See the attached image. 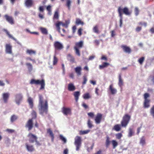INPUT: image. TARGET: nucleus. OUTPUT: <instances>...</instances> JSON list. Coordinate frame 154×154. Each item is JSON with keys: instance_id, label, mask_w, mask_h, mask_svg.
Returning <instances> with one entry per match:
<instances>
[{"instance_id": "1", "label": "nucleus", "mask_w": 154, "mask_h": 154, "mask_svg": "<svg viewBox=\"0 0 154 154\" xmlns=\"http://www.w3.org/2000/svg\"><path fill=\"white\" fill-rule=\"evenodd\" d=\"M38 108L39 113L42 116L44 114H47L48 111V101L45 100L43 101V98L41 95H39V103Z\"/></svg>"}, {"instance_id": "2", "label": "nucleus", "mask_w": 154, "mask_h": 154, "mask_svg": "<svg viewBox=\"0 0 154 154\" xmlns=\"http://www.w3.org/2000/svg\"><path fill=\"white\" fill-rule=\"evenodd\" d=\"M31 84H35L41 85V87L40 90H42L45 88V81L44 79H42L41 80H35L34 79H32L31 80L30 82Z\"/></svg>"}, {"instance_id": "3", "label": "nucleus", "mask_w": 154, "mask_h": 154, "mask_svg": "<svg viewBox=\"0 0 154 154\" xmlns=\"http://www.w3.org/2000/svg\"><path fill=\"white\" fill-rule=\"evenodd\" d=\"M131 116L128 114H125L123 118V119L121 122V126L124 127H126L129 123L130 120Z\"/></svg>"}, {"instance_id": "4", "label": "nucleus", "mask_w": 154, "mask_h": 154, "mask_svg": "<svg viewBox=\"0 0 154 154\" xmlns=\"http://www.w3.org/2000/svg\"><path fill=\"white\" fill-rule=\"evenodd\" d=\"M74 144L76 146V150L78 151L81 146L82 140L81 137L79 136H77L75 139Z\"/></svg>"}, {"instance_id": "5", "label": "nucleus", "mask_w": 154, "mask_h": 154, "mask_svg": "<svg viewBox=\"0 0 154 154\" xmlns=\"http://www.w3.org/2000/svg\"><path fill=\"white\" fill-rule=\"evenodd\" d=\"M5 52L6 54L13 55L12 46L10 43L6 44L5 46Z\"/></svg>"}, {"instance_id": "6", "label": "nucleus", "mask_w": 154, "mask_h": 154, "mask_svg": "<svg viewBox=\"0 0 154 154\" xmlns=\"http://www.w3.org/2000/svg\"><path fill=\"white\" fill-rule=\"evenodd\" d=\"M23 98L22 94L21 93L17 94L15 95V101L16 103L19 105L21 102Z\"/></svg>"}, {"instance_id": "7", "label": "nucleus", "mask_w": 154, "mask_h": 154, "mask_svg": "<svg viewBox=\"0 0 154 154\" xmlns=\"http://www.w3.org/2000/svg\"><path fill=\"white\" fill-rule=\"evenodd\" d=\"M54 46L55 50H60L63 48L62 44L57 41H55L54 42Z\"/></svg>"}, {"instance_id": "8", "label": "nucleus", "mask_w": 154, "mask_h": 154, "mask_svg": "<svg viewBox=\"0 0 154 154\" xmlns=\"http://www.w3.org/2000/svg\"><path fill=\"white\" fill-rule=\"evenodd\" d=\"M55 25L57 28V30L59 33L60 32V26L61 25L63 27H65L66 28L68 27V26H67L66 24V25L65 23H63L61 21H57L55 24Z\"/></svg>"}, {"instance_id": "9", "label": "nucleus", "mask_w": 154, "mask_h": 154, "mask_svg": "<svg viewBox=\"0 0 154 154\" xmlns=\"http://www.w3.org/2000/svg\"><path fill=\"white\" fill-rule=\"evenodd\" d=\"M28 136L29 138V141L31 143H33L37 139V137L32 133H29Z\"/></svg>"}, {"instance_id": "10", "label": "nucleus", "mask_w": 154, "mask_h": 154, "mask_svg": "<svg viewBox=\"0 0 154 154\" xmlns=\"http://www.w3.org/2000/svg\"><path fill=\"white\" fill-rule=\"evenodd\" d=\"M2 96L4 103H7L10 96L9 93L8 92L3 93L2 94Z\"/></svg>"}, {"instance_id": "11", "label": "nucleus", "mask_w": 154, "mask_h": 154, "mask_svg": "<svg viewBox=\"0 0 154 154\" xmlns=\"http://www.w3.org/2000/svg\"><path fill=\"white\" fill-rule=\"evenodd\" d=\"M25 147L27 150L29 152H32L35 150L34 146L32 145L27 143L25 144Z\"/></svg>"}, {"instance_id": "12", "label": "nucleus", "mask_w": 154, "mask_h": 154, "mask_svg": "<svg viewBox=\"0 0 154 154\" xmlns=\"http://www.w3.org/2000/svg\"><path fill=\"white\" fill-rule=\"evenodd\" d=\"M102 115L100 113H98L95 119V121L96 123L97 124H99L101 121Z\"/></svg>"}, {"instance_id": "13", "label": "nucleus", "mask_w": 154, "mask_h": 154, "mask_svg": "<svg viewBox=\"0 0 154 154\" xmlns=\"http://www.w3.org/2000/svg\"><path fill=\"white\" fill-rule=\"evenodd\" d=\"M33 125L32 123V119H30L27 122V124L25 125L26 128H28V130H31L33 127Z\"/></svg>"}, {"instance_id": "14", "label": "nucleus", "mask_w": 154, "mask_h": 154, "mask_svg": "<svg viewBox=\"0 0 154 154\" xmlns=\"http://www.w3.org/2000/svg\"><path fill=\"white\" fill-rule=\"evenodd\" d=\"M62 112L66 116L71 113V109L68 108L63 107L62 109Z\"/></svg>"}, {"instance_id": "15", "label": "nucleus", "mask_w": 154, "mask_h": 154, "mask_svg": "<svg viewBox=\"0 0 154 154\" xmlns=\"http://www.w3.org/2000/svg\"><path fill=\"white\" fill-rule=\"evenodd\" d=\"M6 20L10 23L11 24H13L14 23L13 19L12 17L6 14L4 16Z\"/></svg>"}, {"instance_id": "16", "label": "nucleus", "mask_w": 154, "mask_h": 154, "mask_svg": "<svg viewBox=\"0 0 154 154\" xmlns=\"http://www.w3.org/2000/svg\"><path fill=\"white\" fill-rule=\"evenodd\" d=\"M109 90L112 94H115L117 93V90L113 87V85L111 84L110 85Z\"/></svg>"}, {"instance_id": "17", "label": "nucleus", "mask_w": 154, "mask_h": 154, "mask_svg": "<svg viewBox=\"0 0 154 154\" xmlns=\"http://www.w3.org/2000/svg\"><path fill=\"white\" fill-rule=\"evenodd\" d=\"M76 88L75 86L72 83H70L68 85V89L69 91H73Z\"/></svg>"}, {"instance_id": "18", "label": "nucleus", "mask_w": 154, "mask_h": 154, "mask_svg": "<svg viewBox=\"0 0 154 154\" xmlns=\"http://www.w3.org/2000/svg\"><path fill=\"white\" fill-rule=\"evenodd\" d=\"M33 4L32 0H25V5L27 7H30L32 6Z\"/></svg>"}, {"instance_id": "19", "label": "nucleus", "mask_w": 154, "mask_h": 154, "mask_svg": "<svg viewBox=\"0 0 154 154\" xmlns=\"http://www.w3.org/2000/svg\"><path fill=\"white\" fill-rule=\"evenodd\" d=\"M82 69L81 66L76 67L75 69V70L77 75L79 76L81 75V71Z\"/></svg>"}, {"instance_id": "20", "label": "nucleus", "mask_w": 154, "mask_h": 154, "mask_svg": "<svg viewBox=\"0 0 154 154\" xmlns=\"http://www.w3.org/2000/svg\"><path fill=\"white\" fill-rule=\"evenodd\" d=\"M28 102L29 103L30 108H32L33 107V103L32 99L31 97H28Z\"/></svg>"}, {"instance_id": "21", "label": "nucleus", "mask_w": 154, "mask_h": 154, "mask_svg": "<svg viewBox=\"0 0 154 154\" xmlns=\"http://www.w3.org/2000/svg\"><path fill=\"white\" fill-rule=\"evenodd\" d=\"M83 42L82 41H80L79 42L75 43V46L74 47H76L78 48H82L83 45Z\"/></svg>"}, {"instance_id": "22", "label": "nucleus", "mask_w": 154, "mask_h": 154, "mask_svg": "<svg viewBox=\"0 0 154 154\" xmlns=\"http://www.w3.org/2000/svg\"><path fill=\"white\" fill-rule=\"evenodd\" d=\"M122 11L126 15H130L131 14V12L129 11V9L127 7H125L123 9H122Z\"/></svg>"}, {"instance_id": "23", "label": "nucleus", "mask_w": 154, "mask_h": 154, "mask_svg": "<svg viewBox=\"0 0 154 154\" xmlns=\"http://www.w3.org/2000/svg\"><path fill=\"white\" fill-rule=\"evenodd\" d=\"M47 133L49 134L50 136L51 137V138L52 141H53L54 140V136L52 131L49 128L47 129Z\"/></svg>"}, {"instance_id": "24", "label": "nucleus", "mask_w": 154, "mask_h": 154, "mask_svg": "<svg viewBox=\"0 0 154 154\" xmlns=\"http://www.w3.org/2000/svg\"><path fill=\"white\" fill-rule=\"evenodd\" d=\"M122 48L125 52L128 53L131 52V50L130 48L129 47L125 46H122Z\"/></svg>"}, {"instance_id": "25", "label": "nucleus", "mask_w": 154, "mask_h": 154, "mask_svg": "<svg viewBox=\"0 0 154 154\" xmlns=\"http://www.w3.org/2000/svg\"><path fill=\"white\" fill-rule=\"evenodd\" d=\"M59 15L58 11V10H57L54 13L53 17V20H58L59 18Z\"/></svg>"}, {"instance_id": "26", "label": "nucleus", "mask_w": 154, "mask_h": 154, "mask_svg": "<svg viewBox=\"0 0 154 154\" xmlns=\"http://www.w3.org/2000/svg\"><path fill=\"white\" fill-rule=\"evenodd\" d=\"M80 95V92L75 91L74 92V96L75 97V101L77 102L79 100V97Z\"/></svg>"}, {"instance_id": "27", "label": "nucleus", "mask_w": 154, "mask_h": 154, "mask_svg": "<svg viewBox=\"0 0 154 154\" xmlns=\"http://www.w3.org/2000/svg\"><path fill=\"white\" fill-rule=\"evenodd\" d=\"M113 129L117 131H119L121 129V125H120L117 124L115 125L113 128Z\"/></svg>"}, {"instance_id": "28", "label": "nucleus", "mask_w": 154, "mask_h": 154, "mask_svg": "<svg viewBox=\"0 0 154 154\" xmlns=\"http://www.w3.org/2000/svg\"><path fill=\"white\" fill-rule=\"evenodd\" d=\"M4 31L6 32L7 34L8 35L9 38H11L14 40L15 41L17 42V43H18L17 40L14 37L11 35L9 32L6 29H4Z\"/></svg>"}, {"instance_id": "29", "label": "nucleus", "mask_w": 154, "mask_h": 154, "mask_svg": "<svg viewBox=\"0 0 154 154\" xmlns=\"http://www.w3.org/2000/svg\"><path fill=\"white\" fill-rule=\"evenodd\" d=\"M26 65L27 66L29 72H31L33 69V66L30 63H26Z\"/></svg>"}, {"instance_id": "30", "label": "nucleus", "mask_w": 154, "mask_h": 154, "mask_svg": "<svg viewBox=\"0 0 154 154\" xmlns=\"http://www.w3.org/2000/svg\"><path fill=\"white\" fill-rule=\"evenodd\" d=\"M119 82L118 85L120 87L122 86L123 85V80L121 78V75L120 74H119Z\"/></svg>"}, {"instance_id": "31", "label": "nucleus", "mask_w": 154, "mask_h": 154, "mask_svg": "<svg viewBox=\"0 0 154 154\" xmlns=\"http://www.w3.org/2000/svg\"><path fill=\"white\" fill-rule=\"evenodd\" d=\"M134 134V131H133L132 128H130L129 129V132L128 135V137H132Z\"/></svg>"}, {"instance_id": "32", "label": "nucleus", "mask_w": 154, "mask_h": 154, "mask_svg": "<svg viewBox=\"0 0 154 154\" xmlns=\"http://www.w3.org/2000/svg\"><path fill=\"white\" fill-rule=\"evenodd\" d=\"M118 12L119 14V17H120V19L122 20V9L120 7L118 8Z\"/></svg>"}, {"instance_id": "33", "label": "nucleus", "mask_w": 154, "mask_h": 154, "mask_svg": "<svg viewBox=\"0 0 154 154\" xmlns=\"http://www.w3.org/2000/svg\"><path fill=\"white\" fill-rule=\"evenodd\" d=\"M40 29L43 34L46 35L48 34V31L46 28L41 27L40 28Z\"/></svg>"}, {"instance_id": "34", "label": "nucleus", "mask_w": 154, "mask_h": 154, "mask_svg": "<svg viewBox=\"0 0 154 154\" xmlns=\"http://www.w3.org/2000/svg\"><path fill=\"white\" fill-rule=\"evenodd\" d=\"M149 100H144V108H148L149 106Z\"/></svg>"}, {"instance_id": "35", "label": "nucleus", "mask_w": 154, "mask_h": 154, "mask_svg": "<svg viewBox=\"0 0 154 154\" xmlns=\"http://www.w3.org/2000/svg\"><path fill=\"white\" fill-rule=\"evenodd\" d=\"M109 64V63L106 62H104L103 64L99 66V69H102L105 67H106Z\"/></svg>"}, {"instance_id": "36", "label": "nucleus", "mask_w": 154, "mask_h": 154, "mask_svg": "<svg viewBox=\"0 0 154 154\" xmlns=\"http://www.w3.org/2000/svg\"><path fill=\"white\" fill-rule=\"evenodd\" d=\"M26 53L29 54V55L32 54H35L36 53L35 51L31 50V49H27L26 51Z\"/></svg>"}, {"instance_id": "37", "label": "nucleus", "mask_w": 154, "mask_h": 154, "mask_svg": "<svg viewBox=\"0 0 154 154\" xmlns=\"http://www.w3.org/2000/svg\"><path fill=\"white\" fill-rule=\"evenodd\" d=\"M140 144L142 146H143L145 143V140L144 137H142L140 139Z\"/></svg>"}, {"instance_id": "38", "label": "nucleus", "mask_w": 154, "mask_h": 154, "mask_svg": "<svg viewBox=\"0 0 154 154\" xmlns=\"http://www.w3.org/2000/svg\"><path fill=\"white\" fill-rule=\"evenodd\" d=\"M83 97L85 99H88L91 98L90 95L89 93H87L84 94Z\"/></svg>"}, {"instance_id": "39", "label": "nucleus", "mask_w": 154, "mask_h": 154, "mask_svg": "<svg viewBox=\"0 0 154 154\" xmlns=\"http://www.w3.org/2000/svg\"><path fill=\"white\" fill-rule=\"evenodd\" d=\"M90 131L89 130H87L85 131H79V134L81 135L86 134H88Z\"/></svg>"}, {"instance_id": "40", "label": "nucleus", "mask_w": 154, "mask_h": 154, "mask_svg": "<svg viewBox=\"0 0 154 154\" xmlns=\"http://www.w3.org/2000/svg\"><path fill=\"white\" fill-rule=\"evenodd\" d=\"M17 119V116L15 115H12L11 118V121L13 122Z\"/></svg>"}, {"instance_id": "41", "label": "nucleus", "mask_w": 154, "mask_h": 154, "mask_svg": "<svg viewBox=\"0 0 154 154\" xmlns=\"http://www.w3.org/2000/svg\"><path fill=\"white\" fill-rule=\"evenodd\" d=\"M110 143L109 138L108 137H106V145L107 147H108Z\"/></svg>"}, {"instance_id": "42", "label": "nucleus", "mask_w": 154, "mask_h": 154, "mask_svg": "<svg viewBox=\"0 0 154 154\" xmlns=\"http://www.w3.org/2000/svg\"><path fill=\"white\" fill-rule=\"evenodd\" d=\"M60 138L61 140L63 141L64 143H66L67 141L66 139L62 135L60 134Z\"/></svg>"}, {"instance_id": "43", "label": "nucleus", "mask_w": 154, "mask_h": 154, "mask_svg": "<svg viewBox=\"0 0 154 154\" xmlns=\"http://www.w3.org/2000/svg\"><path fill=\"white\" fill-rule=\"evenodd\" d=\"M87 125L88 127L90 128H91L93 126V125L92 123V122L89 119H88V121Z\"/></svg>"}, {"instance_id": "44", "label": "nucleus", "mask_w": 154, "mask_h": 154, "mask_svg": "<svg viewBox=\"0 0 154 154\" xmlns=\"http://www.w3.org/2000/svg\"><path fill=\"white\" fill-rule=\"evenodd\" d=\"M113 148H115L118 145V143L115 140H113L112 141Z\"/></svg>"}, {"instance_id": "45", "label": "nucleus", "mask_w": 154, "mask_h": 154, "mask_svg": "<svg viewBox=\"0 0 154 154\" xmlns=\"http://www.w3.org/2000/svg\"><path fill=\"white\" fill-rule=\"evenodd\" d=\"M74 48L75 50L76 54L78 56H80V54L79 48H77L76 47H74Z\"/></svg>"}, {"instance_id": "46", "label": "nucleus", "mask_w": 154, "mask_h": 154, "mask_svg": "<svg viewBox=\"0 0 154 154\" xmlns=\"http://www.w3.org/2000/svg\"><path fill=\"white\" fill-rule=\"evenodd\" d=\"M145 60V57H142L138 60V62L140 64H142Z\"/></svg>"}, {"instance_id": "47", "label": "nucleus", "mask_w": 154, "mask_h": 154, "mask_svg": "<svg viewBox=\"0 0 154 154\" xmlns=\"http://www.w3.org/2000/svg\"><path fill=\"white\" fill-rule=\"evenodd\" d=\"M32 119L35 118L37 117V114L36 112L34 110H32L31 113Z\"/></svg>"}, {"instance_id": "48", "label": "nucleus", "mask_w": 154, "mask_h": 154, "mask_svg": "<svg viewBox=\"0 0 154 154\" xmlns=\"http://www.w3.org/2000/svg\"><path fill=\"white\" fill-rule=\"evenodd\" d=\"M150 113L153 117L154 118V105L151 109Z\"/></svg>"}, {"instance_id": "49", "label": "nucleus", "mask_w": 154, "mask_h": 154, "mask_svg": "<svg viewBox=\"0 0 154 154\" xmlns=\"http://www.w3.org/2000/svg\"><path fill=\"white\" fill-rule=\"evenodd\" d=\"M68 59L72 62H73L74 61V58L70 54L68 55Z\"/></svg>"}, {"instance_id": "50", "label": "nucleus", "mask_w": 154, "mask_h": 154, "mask_svg": "<svg viewBox=\"0 0 154 154\" xmlns=\"http://www.w3.org/2000/svg\"><path fill=\"white\" fill-rule=\"evenodd\" d=\"M71 1L70 0H67L66 1V5L68 7L69 9H70L71 4Z\"/></svg>"}, {"instance_id": "51", "label": "nucleus", "mask_w": 154, "mask_h": 154, "mask_svg": "<svg viewBox=\"0 0 154 154\" xmlns=\"http://www.w3.org/2000/svg\"><path fill=\"white\" fill-rule=\"evenodd\" d=\"M122 135L121 133H119L116 134V138L119 139L122 137Z\"/></svg>"}, {"instance_id": "52", "label": "nucleus", "mask_w": 154, "mask_h": 154, "mask_svg": "<svg viewBox=\"0 0 154 154\" xmlns=\"http://www.w3.org/2000/svg\"><path fill=\"white\" fill-rule=\"evenodd\" d=\"M93 31L96 33H97L98 32V26L97 25L94 26L93 28Z\"/></svg>"}, {"instance_id": "53", "label": "nucleus", "mask_w": 154, "mask_h": 154, "mask_svg": "<svg viewBox=\"0 0 154 154\" xmlns=\"http://www.w3.org/2000/svg\"><path fill=\"white\" fill-rule=\"evenodd\" d=\"M76 24L78 25H79L80 24H82L83 25V22H82L81 21V20L79 19H76Z\"/></svg>"}, {"instance_id": "54", "label": "nucleus", "mask_w": 154, "mask_h": 154, "mask_svg": "<svg viewBox=\"0 0 154 154\" xmlns=\"http://www.w3.org/2000/svg\"><path fill=\"white\" fill-rule=\"evenodd\" d=\"M149 94L147 93H145L144 95V100H149V99L147 98L148 97H149Z\"/></svg>"}, {"instance_id": "55", "label": "nucleus", "mask_w": 154, "mask_h": 154, "mask_svg": "<svg viewBox=\"0 0 154 154\" xmlns=\"http://www.w3.org/2000/svg\"><path fill=\"white\" fill-rule=\"evenodd\" d=\"M135 14L136 16H137L139 14V10L137 7H135L134 9Z\"/></svg>"}, {"instance_id": "56", "label": "nucleus", "mask_w": 154, "mask_h": 154, "mask_svg": "<svg viewBox=\"0 0 154 154\" xmlns=\"http://www.w3.org/2000/svg\"><path fill=\"white\" fill-rule=\"evenodd\" d=\"M6 131L10 133H14L15 131L14 130L10 129H7L6 130Z\"/></svg>"}, {"instance_id": "57", "label": "nucleus", "mask_w": 154, "mask_h": 154, "mask_svg": "<svg viewBox=\"0 0 154 154\" xmlns=\"http://www.w3.org/2000/svg\"><path fill=\"white\" fill-rule=\"evenodd\" d=\"M57 61V59L55 55H54V60H53V64L54 65L56 64Z\"/></svg>"}, {"instance_id": "58", "label": "nucleus", "mask_w": 154, "mask_h": 154, "mask_svg": "<svg viewBox=\"0 0 154 154\" xmlns=\"http://www.w3.org/2000/svg\"><path fill=\"white\" fill-rule=\"evenodd\" d=\"M88 116L92 118H93L94 116V114L93 112H90L88 113Z\"/></svg>"}, {"instance_id": "59", "label": "nucleus", "mask_w": 154, "mask_h": 154, "mask_svg": "<svg viewBox=\"0 0 154 154\" xmlns=\"http://www.w3.org/2000/svg\"><path fill=\"white\" fill-rule=\"evenodd\" d=\"M83 80H83V82L82 83V84H83L84 85L86 83V82L87 81V78L85 76L83 77Z\"/></svg>"}, {"instance_id": "60", "label": "nucleus", "mask_w": 154, "mask_h": 154, "mask_svg": "<svg viewBox=\"0 0 154 154\" xmlns=\"http://www.w3.org/2000/svg\"><path fill=\"white\" fill-rule=\"evenodd\" d=\"M51 6L50 5H48L47 6V7L46 9H47V10L49 12V13L50 12V13H51Z\"/></svg>"}, {"instance_id": "61", "label": "nucleus", "mask_w": 154, "mask_h": 154, "mask_svg": "<svg viewBox=\"0 0 154 154\" xmlns=\"http://www.w3.org/2000/svg\"><path fill=\"white\" fill-rule=\"evenodd\" d=\"M5 85V83L2 80H0V86L3 87Z\"/></svg>"}, {"instance_id": "62", "label": "nucleus", "mask_w": 154, "mask_h": 154, "mask_svg": "<svg viewBox=\"0 0 154 154\" xmlns=\"http://www.w3.org/2000/svg\"><path fill=\"white\" fill-rule=\"evenodd\" d=\"M141 29V27H140L138 26L136 29V32H139L140 31Z\"/></svg>"}, {"instance_id": "63", "label": "nucleus", "mask_w": 154, "mask_h": 154, "mask_svg": "<svg viewBox=\"0 0 154 154\" xmlns=\"http://www.w3.org/2000/svg\"><path fill=\"white\" fill-rule=\"evenodd\" d=\"M68 149L66 148L63 151V154H68Z\"/></svg>"}, {"instance_id": "64", "label": "nucleus", "mask_w": 154, "mask_h": 154, "mask_svg": "<svg viewBox=\"0 0 154 154\" xmlns=\"http://www.w3.org/2000/svg\"><path fill=\"white\" fill-rule=\"evenodd\" d=\"M82 29L81 28H80L78 30V34H79V35L80 36L82 34Z\"/></svg>"}]
</instances>
